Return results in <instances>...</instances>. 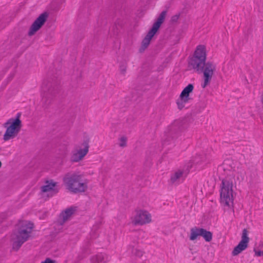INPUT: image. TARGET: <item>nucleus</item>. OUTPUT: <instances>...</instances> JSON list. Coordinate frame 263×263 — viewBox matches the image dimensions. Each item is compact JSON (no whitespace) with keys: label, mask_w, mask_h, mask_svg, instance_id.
I'll return each instance as SVG.
<instances>
[{"label":"nucleus","mask_w":263,"mask_h":263,"mask_svg":"<svg viewBox=\"0 0 263 263\" xmlns=\"http://www.w3.org/2000/svg\"><path fill=\"white\" fill-rule=\"evenodd\" d=\"M206 58V49L203 45H198L194 55L189 62L190 66L198 73H203V83L201 84L203 88L210 84L213 76L216 70V66L213 62H205Z\"/></svg>","instance_id":"1"},{"label":"nucleus","mask_w":263,"mask_h":263,"mask_svg":"<svg viewBox=\"0 0 263 263\" xmlns=\"http://www.w3.org/2000/svg\"><path fill=\"white\" fill-rule=\"evenodd\" d=\"M245 172L243 170L235 171L228 175L222 180L220 189V200L224 205L230 207L233 204V180L236 177L237 180L240 182L245 177Z\"/></svg>","instance_id":"2"},{"label":"nucleus","mask_w":263,"mask_h":263,"mask_svg":"<svg viewBox=\"0 0 263 263\" xmlns=\"http://www.w3.org/2000/svg\"><path fill=\"white\" fill-rule=\"evenodd\" d=\"M66 189L73 194L84 193L87 190L88 181L83 180L82 176L77 173H67L63 178Z\"/></svg>","instance_id":"3"},{"label":"nucleus","mask_w":263,"mask_h":263,"mask_svg":"<svg viewBox=\"0 0 263 263\" xmlns=\"http://www.w3.org/2000/svg\"><path fill=\"white\" fill-rule=\"evenodd\" d=\"M59 83L57 79H49L45 81L42 85L43 94L42 104L43 107L48 108L59 93Z\"/></svg>","instance_id":"4"},{"label":"nucleus","mask_w":263,"mask_h":263,"mask_svg":"<svg viewBox=\"0 0 263 263\" xmlns=\"http://www.w3.org/2000/svg\"><path fill=\"white\" fill-rule=\"evenodd\" d=\"M33 228V223L28 221L20 224L17 230L14 232L12 237L14 240L12 249L14 250L17 251L22 245L28 240Z\"/></svg>","instance_id":"5"},{"label":"nucleus","mask_w":263,"mask_h":263,"mask_svg":"<svg viewBox=\"0 0 263 263\" xmlns=\"http://www.w3.org/2000/svg\"><path fill=\"white\" fill-rule=\"evenodd\" d=\"M21 115V113H17L15 118H10L4 124V127L6 128L4 135L5 141L13 138L20 132L22 127V121L20 119Z\"/></svg>","instance_id":"6"},{"label":"nucleus","mask_w":263,"mask_h":263,"mask_svg":"<svg viewBox=\"0 0 263 263\" xmlns=\"http://www.w3.org/2000/svg\"><path fill=\"white\" fill-rule=\"evenodd\" d=\"M167 10H163L159 14L156 21L153 24L152 28L149 30L142 42L140 51H144L149 45L151 40L156 32L158 31L162 24L164 22L167 14Z\"/></svg>","instance_id":"7"},{"label":"nucleus","mask_w":263,"mask_h":263,"mask_svg":"<svg viewBox=\"0 0 263 263\" xmlns=\"http://www.w3.org/2000/svg\"><path fill=\"white\" fill-rule=\"evenodd\" d=\"M182 125V121L176 120L168 126L167 131L165 133L166 138L164 144H166L167 141H170V139H173L178 137L180 132L183 128Z\"/></svg>","instance_id":"8"},{"label":"nucleus","mask_w":263,"mask_h":263,"mask_svg":"<svg viewBox=\"0 0 263 263\" xmlns=\"http://www.w3.org/2000/svg\"><path fill=\"white\" fill-rule=\"evenodd\" d=\"M48 16L49 13L46 11L41 13L31 25L28 35L30 36L33 35L44 25Z\"/></svg>","instance_id":"9"},{"label":"nucleus","mask_w":263,"mask_h":263,"mask_svg":"<svg viewBox=\"0 0 263 263\" xmlns=\"http://www.w3.org/2000/svg\"><path fill=\"white\" fill-rule=\"evenodd\" d=\"M89 140L87 138L84 139L82 145L84 148L80 149L76 152H73L70 157V161L72 162H77L81 160L86 155L88 152L89 147Z\"/></svg>","instance_id":"10"},{"label":"nucleus","mask_w":263,"mask_h":263,"mask_svg":"<svg viewBox=\"0 0 263 263\" xmlns=\"http://www.w3.org/2000/svg\"><path fill=\"white\" fill-rule=\"evenodd\" d=\"M151 221V215L146 211L140 210L137 212L133 223L135 225H143Z\"/></svg>","instance_id":"11"},{"label":"nucleus","mask_w":263,"mask_h":263,"mask_svg":"<svg viewBox=\"0 0 263 263\" xmlns=\"http://www.w3.org/2000/svg\"><path fill=\"white\" fill-rule=\"evenodd\" d=\"M109 260L110 257L104 253L97 254L90 258L91 263H107Z\"/></svg>","instance_id":"12"},{"label":"nucleus","mask_w":263,"mask_h":263,"mask_svg":"<svg viewBox=\"0 0 263 263\" xmlns=\"http://www.w3.org/2000/svg\"><path fill=\"white\" fill-rule=\"evenodd\" d=\"M46 184L41 187V191L43 192H47L52 191L54 194H57L59 192V190L55 188L57 183L52 180L47 181Z\"/></svg>","instance_id":"13"},{"label":"nucleus","mask_w":263,"mask_h":263,"mask_svg":"<svg viewBox=\"0 0 263 263\" xmlns=\"http://www.w3.org/2000/svg\"><path fill=\"white\" fill-rule=\"evenodd\" d=\"M248 247V245L239 242V243L234 248V250L232 252V254L233 256H237L239 253H240L242 251L246 250Z\"/></svg>","instance_id":"14"},{"label":"nucleus","mask_w":263,"mask_h":263,"mask_svg":"<svg viewBox=\"0 0 263 263\" xmlns=\"http://www.w3.org/2000/svg\"><path fill=\"white\" fill-rule=\"evenodd\" d=\"M128 251L131 253L132 255L138 257H141L144 254V252L142 250L135 247L134 245H129Z\"/></svg>","instance_id":"15"},{"label":"nucleus","mask_w":263,"mask_h":263,"mask_svg":"<svg viewBox=\"0 0 263 263\" xmlns=\"http://www.w3.org/2000/svg\"><path fill=\"white\" fill-rule=\"evenodd\" d=\"M183 171L178 170L172 175L171 177V182L172 183H178L180 179L183 178Z\"/></svg>","instance_id":"16"},{"label":"nucleus","mask_w":263,"mask_h":263,"mask_svg":"<svg viewBox=\"0 0 263 263\" xmlns=\"http://www.w3.org/2000/svg\"><path fill=\"white\" fill-rule=\"evenodd\" d=\"M76 211V207L71 206L66 209L61 214L64 221H66Z\"/></svg>","instance_id":"17"},{"label":"nucleus","mask_w":263,"mask_h":263,"mask_svg":"<svg viewBox=\"0 0 263 263\" xmlns=\"http://www.w3.org/2000/svg\"><path fill=\"white\" fill-rule=\"evenodd\" d=\"M193 89L194 85L192 84H189L183 89L180 96L181 97L191 98L190 97V93L193 92Z\"/></svg>","instance_id":"18"},{"label":"nucleus","mask_w":263,"mask_h":263,"mask_svg":"<svg viewBox=\"0 0 263 263\" xmlns=\"http://www.w3.org/2000/svg\"><path fill=\"white\" fill-rule=\"evenodd\" d=\"M191 98H187L185 97H181L179 96V98L177 99L176 103L177 104L178 108L181 110L185 107V104L188 103L190 100H191Z\"/></svg>","instance_id":"19"},{"label":"nucleus","mask_w":263,"mask_h":263,"mask_svg":"<svg viewBox=\"0 0 263 263\" xmlns=\"http://www.w3.org/2000/svg\"><path fill=\"white\" fill-rule=\"evenodd\" d=\"M200 236H202L205 240L207 242H210L212 239L213 234L210 231H208L206 230L201 228Z\"/></svg>","instance_id":"20"},{"label":"nucleus","mask_w":263,"mask_h":263,"mask_svg":"<svg viewBox=\"0 0 263 263\" xmlns=\"http://www.w3.org/2000/svg\"><path fill=\"white\" fill-rule=\"evenodd\" d=\"M201 228L196 227H194L191 229V235L190 239L191 240H194L197 239L198 236H200Z\"/></svg>","instance_id":"21"},{"label":"nucleus","mask_w":263,"mask_h":263,"mask_svg":"<svg viewBox=\"0 0 263 263\" xmlns=\"http://www.w3.org/2000/svg\"><path fill=\"white\" fill-rule=\"evenodd\" d=\"M248 234H249V232L247 230V229H244L242 230L241 237V240L240 242L245 243L248 245V243H249V242L250 240V238L248 236Z\"/></svg>","instance_id":"22"},{"label":"nucleus","mask_w":263,"mask_h":263,"mask_svg":"<svg viewBox=\"0 0 263 263\" xmlns=\"http://www.w3.org/2000/svg\"><path fill=\"white\" fill-rule=\"evenodd\" d=\"M126 68H127V64L126 63H123L122 64H121L120 65V72L122 74H124L126 72Z\"/></svg>","instance_id":"23"},{"label":"nucleus","mask_w":263,"mask_h":263,"mask_svg":"<svg viewBox=\"0 0 263 263\" xmlns=\"http://www.w3.org/2000/svg\"><path fill=\"white\" fill-rule=\"evenodd\" d=\"M127 138L125 137H122L120 139V143L119 144L121 147H125L126 145Z\"/></svg>","instance_id":"24"},{"label":"nucleus","mask_w":263,"mask_h":263,"mask_svg":"<svg viewBox=\"0 0 263 263\" xmlns=\"http://www.w3.org/2000/svg\"><path fill=\"white\" fill-rule=\"evenodd\" d=\"M179 17H180V14L179 13L172 16L171 17V22L172 23H174L177 22L178 21Z\"/></svg>","instance_id":"25"},{"label":"nucleus","mask_w":263,"mask_h":263,"mask_svg":"<svg viewBox=\"0 0 263 263\" xmlns=\"http://www.w3.org/2000/svg\"><path fill=\"white\" fill-rule=\"evenodd\" d=\"M41 263H56L55 260H52L49 258H46L44 261Z\"/></svg>","instance_id":"26"},{"label":"nucleus","mask_w":263,"mask_h":263,"mask_svg":"<svg viewBox=\"0 0 263 263\" xmlns=\"http://www.w3.org/2000/svg\"><path fill=\"white\" fill-rule=\"evenodd\" d=\"M254 252H255V255H256L257 256H262V254H261L262 251H258V250H257L256 249H254Z\"/></svg>","instance_id":"27"},{"label":"nucleus","mask_w":263,"mask_h":263,"mask_svg":"<svg viewBox=\"0 0 263 263\" xmlns=\"http://www.w3.org/2000/svg\"><path fill=\"white\" fill-rule=\"evenodd\" d=\"M133 243L136 245L137 243V242L136 241H134Z\"/></svg>","instance_id":"28"}]
</instances>
